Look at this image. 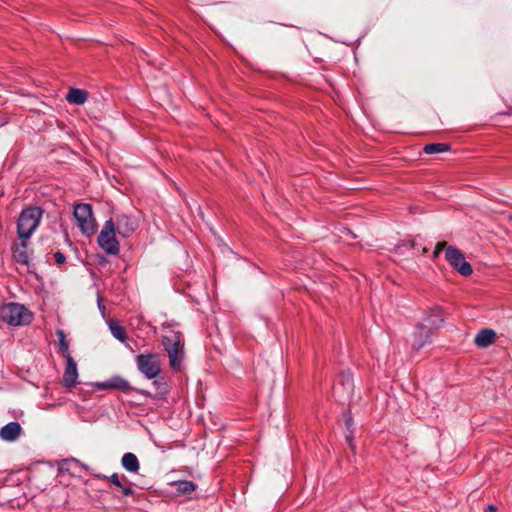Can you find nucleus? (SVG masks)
<instances>
[{"instance_id": "1", "label": "nucleus", "mask_w": 512, "mask_h": 512, "mask_svg": "<svg viewBox=\"0 0 512 512\" xmlns=\"http://www.w3.org/2000/svg\"><path fill=\"white\" fill-rule=\"evenodd\" d=\"M161 343L167 352L171 369L179 371L184 359L182 334L178 331H171L169 334L162 337Z\"/></svg>"}, {"instance_id": "2", "label": "nucleus", "mask_w": 512, "mask_h": 512, "mask_svg": "<svg viewBox=\"0 0 512 512\" xmlns=\"http://www.w3.org/2000/svg\"><path fill=\"white\" fill-rule=\"evenodd\" d=\"M43 210L37 206L23 209L17 221V234L20 239H29L40 224Z\"/></svg>"}, {"instance_id": "3", "label": "nucleus", "mask_w": 512, "mask_h": 512, "mask_svg": "<svg viewBox=\"0 0 512 512\" xmlns=\"http://www.w3.org/2000/svg\"><path fill=\"white\" fill-rule=\"evenodd\" d=\"M1 319L12 326H22L29 324L32 319V313L19 303H7L0 308Z\"/></svg>"}, {"instance_id": "4", "label": "nucleus", "mask_w": 512, "mask_h": 512, "mask_svg": "<svg viewBox=\"0 0 512 512\" xmlns=\"http://www.w3.org/2000/svg\"><path fill=\"white\" fill-rule=\"evenodd\" d=\"M73 215L77 221V226L84 235L91 236L96 232L97 224L90 204L80 203L75 205Z\"/></svg>"}, {"instance_id": "5", "label": "nucleus", "mask_w": 512, "mask_h": 512, "mask_svg": "<svg viewBox=\"0 0 512 512\" xmlns=\"http://www.w3.org/2000/svg\"><path fill=\"white\" fill-rule=\"evenodd\" d=\"M116 233L114 219L105 221L98 235L97 243L107 254L117 255L120 251Z\"/></svg>"}, {"instance_id": "6", "label": "nucleus", "mask_w": 512, "mask_h": 512, "mask_svg": "<svg viewBox=\"0 0 512 512\" xmlns=\"http://www.w3.org/2000/svg\"><path fill=\"white\" fill-rule=\"evenodd\" d=\"M136 365L139 372L149 380L155 379L161 372L160 356L156 353L137 355Z\"/></svg>"}, {"instance_id": "7", "label": "nucleus", "mask_w": 512, "mask_h": 512, "mask_svg": "<svg viewBox=\"0 0 512 512\" xmlns=\"http://www.w3.org/2000/svg\"><path fill=\"white\" fill-rule=\"evenodd\" d=\"M447 262L462 276H470L473 273L472 266L468 263L462 251L455 246H448L445 251Z\"/></svg>"}, {"instance_id": "8", "label": "nucleus", "mask_w": 512, "mask_h": 512, "mask_svg": "<svg viewBox=\"0 0 512 512\" xmlns=\"http://www.w3.org/2000/svg\"><path fill=\"white\" fill-rule=\"evenodd\" d=\"M114 223L117 233L122 237H130L138 228L137 218L126 214L117 215Z\"/></svg>"}, {"instance_id": "9", "label": "nucleus", "mask_w": 512, "mask_h": 512, "mask_svg": "<svg viewBox=\"0 0 512 512\" xmlns=\"http://www.w3.org/2000/svg\"><path fill=\"white\" fill-rule=\"evenodd\" d=\"M13 260L25 266H29L30 254L28 250V239H21V242H15L11 246Z\"/></svg>"}, {"instance_id": "10", "label": "nucleus", "mask_w": 512, "mask_h": 512, "mask_svg": "<svg viewBox=\"0 0 512 512\" xmlns=\"http://www.w3.org/2000/svg\"><path fill=\"white\" fill-rule=\"evenodd\" d=\"M66 360V366L64 370V375L62 379L63 386L67 388H71L75 386L77 379H78V370H77V364L73 357L65 358Z\"/></svg>"}, {"instance_id": "11", "label": "nucleus", "mask_w": 512, "mask_h": 512, "mask_svg": "<svg viewBox=\"0 0 512 512\" xmlns=\"http://www.w3.org/2000/svg\"><path fill=\"white\" fill-rule=\"evenodd\" d=\"M98 387L101 389H115L124 393H128L132 390L130 383L120 376H114L105 382L99 383Z\"/></svg>"}, {"instance_id": "12", "label": "nucleus", "mask_w": 512, "mask_h": 512, "mask_svg": "<svg viewBox=\"0 0 512 512\" xmlns=\"http://www.w3.org/2000/svg\"><path fill=\"white\" fill-rule=\"evenodd\" d=\"M22 427L18 422H10L0 429V438L12 442L19 438Z\"/></svg>"}, {"instance_id": "13", "label": "nucleus", "mask_w": 512, "mask_h": 512, "mask_svg": "<svg viewBox=\"0 0 512 512\" xmlns=\"http://www.w3.org/2000/svg\"><path fill=\"white\" fill-rule=\"evenodd\" d=\"M496 338V333L492 329H482L475 337V344L484 348L491 345Z\"/></svg>"}, {"instance_id": "14", "label": "nucleus", "mask_w": 512, "mask_h": 512, "mask_svg": "<svg viewBox=\"0 0 512 512\" xmlns=\"http://www.w3.org/2000/svg\"><path fill=\"white\" fill-rule=\"evenodd\" d=\"M121 465L130 473H137L140 469V463L137 456L131 452H127L122 456Z\"/></svg>"}, {"instance_id": "15", "label": "nucleus", "mask_w": 512, "mask_h": 512, "mask_svg": "<svg viewBox=\"0 0 512 512\" xmlns=\"http://www.w3.org/2000/svg\"><path fill=\"white\" fill-rule=\"evenodd\" d=\"M66 99L69 103L82 105L87 100V92L78 88H70Z\"/></svg>"}, {"instance_id": "16", "label": "nucleus", "mask_w": 512, "mask_h": 512, "mask_svg": "<svg viewBox=\"0 0 512 512\" xmlns=\"http://www.w3.org/2000/svg\"><path fill=\"white\" fill-rule=\"evenodd\" d=\"M109 329L114 338H116L117 340H119L122 343L127 342V334H126V330L123 326L119 325L115 321H111L109 323Z\"/></svg>"}, {"instance_id": "17", "label": "nucleus", "mask_w": 512, "mask_h": 512, "mask_svg": "<svg viewBox=\"0 0 512 512\" xmlns=\"http://www.w3.org/2000/svg\"><path fill=\"white\" fill-rule=\"evenodd\" d=\"M56 335L59 340V353L64 357H72L69 351V343L63 330H57Z\"/></svg>"}, {"instance_id": "18", "label": "nucleus", "mask_w": 512, "mask_h": 512, "mask_svg": "<svg viewBox=\"0 0 512 512\" xmlns=\"http://www.w3.org/2000/svg\"><path fill=\"white\" fill-rule=\"evenodd\" d=\"M428 333H429V331L426 330L425 328H423V327L419 328V330L414 335L413 347L415 349L418 350L425 345V343L428 340Z\"/></svg>"}, {"instance_id": "19", "label": "nucleus", "mask_w": 512, "mask_h": 512, "mask_svg": "<svg viewBox=\"0 0 512 512\" xmlns=\"http://www.w3.org/2000/svg\"><path fill=\"white\" fill-rule=\"evenodd\" d=\"M450 150V145L446 143H431L425 145L423 148V151L426 154H437V153H443Z\"/></svg>"}, {"instance_id": "20", "label": "nucleus", "mask_w": 512, "mask_h": 512, "mask_svg": "<svg viewBox=\"0 0 512 512\" xmlns=\"http://www.w3.org/2000/svg\"><path fill=\"white\" fill-rule=\"evenodd\" d=\"M177 492L189 495L196 489V484L192 481H178L175 484Z\"/></svg>"}, {"instance_id": "21", "label": "nucleus", "mask_w": 512, "mask_h": 512, "mask_svg": "<svg viewBox=\"0 0 512 512\" xmlns=\"http://www.w3.org/2000/svg\"><path fill=\"white\" fill-rule=\"evenodd\" d=\"M340 382H341V385L343 387V389L345 390L347 396L349 397L353 391V388H354V385H353V380L351 378V375L349 372H342L340 374Z\"/></svg>"}, {"instance_id": "22", "label": "nucleus", "mask_w": 512, "mask_h": 512, "mask_svg": "<svg viewBox=\"0 0 512 512\" xmlns=\"http://www.w3.org/2000/svg\"><path fill=\"white\" fill-rule=\"evenodd\" d=\"M60 469L75 474L79 470V461L76 459L64 460L60 465Z\"/></svg>"}, {"instance_id": "23", "label": "nucleus", "mask_w": 512, "mask_h": 512, "mask_svg": "<svg viewBox=\"0 0 512 512\" xmlns=\"http://www.w3.org/2000/svg\"><path fill=\"white\" fill-rule=\"evenodd\" d=\"M345 425H346V432H345V438L350 446V448L352 450L355 449V444H354V436H353V431H352V425H353V419L351 417H348L346 418L345 420Z\"/></svg>"}, {"instance_id": "24", "label": "nucleus", "mask_w": 512, "mask_h": 512, "mask_svg": "<svg viewBox=\"0 0 512 512\" xmlns=\"http://www.w3.org/2000/svg\"><path fill=\"white\" fill-rule=\"evenodd\" d=\"M107 481L120 488L123 485V481L127 482L128 480L125 476L120 478L117 473H114L111 476H108Z\"/></svg>"}, {"instance_id": "25", "label": "nucleus", "mask_w": 512, "mask_h": 512, "mask_svg": "<svg viewBox=\"0 0 512 512\" xmlns=\"http://www.w3.org/2000/svg\"><path fill=\"white\" fill-rule=\"evenodd\" d=\"M447 242L445 241H441V242H438L435 246V249L433 251V257L434 258H438L440 253L444 250V249H447Z\"/></svg>"}, {"instance_id": "26", "label": "nucleus", "mask_w": 512, "mask_h": 512, "mask_svg": "<svg viewBox=\"0 0 512 512\" xmlns=\"http://www.w3.org/2000/svg\"><path fill=\"white\" fill-rule=\"evenodd\" d=\"M54 260L57 264L60 265L65 263L66 257L62 252L58 251L54 254Z\"/></svg>"}, {"instance_id": "27", "label": "nucleus", "mask_w": 512, "mask_h": 512, "mask_svg": "<svg viewBox=\"0 0 512 512\" xmlns=\"http://www.w3.org/2000/svg\"><path fill=\"white\" fill-rule=\"evenodd\" d=\"M120 489L122 491V494L125 495V496H130V495L134 494L133 489L131 487H129V486L122 485V487H120Z\"/></svg>"}, {"instance_id": "28", "label": "nucleus", "mask_w": 512, "mask_h": 512, "mask_svg": "<svg viewBox=\"0 0 512 512\" xmlns=\"http://www.w3.org/2000/svg\"><path fill=\"white\" fill-rule=\"evenodd\" d=\"M414 241H407V242H404L402 243L401 245L398 246V248L400 247H403V246H407L409 249H413L414 248Z\"/></svg>"}, {"instance_id": "29", "label": "nucleus", "mask_w": 512, "mask_h": 512, "mask_svg": "<svg viewBox=\"0 0 512 512\" xmlns=\"http://www.w3.org/2000/svg\"><path fill=\"white\" fill-rule=\"evenodd\" d=\"M485 512H497V507H496V506H494V505H489V506L486 508Z\"/></svg>"}, {"instance_id": "30", "label": "nucleus", "mask_w": 512, "mask_h": 512, "mask_svg": "<svg viewBox=\"0 0 512 512\" xmlns=\"http://www.w3.org/2000/svg\"><path fill=\"white\" fill-rule=\"evenodd\" d=\"M95 478L101 479V480H107L108 476L103 474H95Z\"/></svg>"}, {"instance_id": "31", "label": "nucleus", "mask_w": 512, "mask_h": 512, "mask_svg": "<svg viewBox=\"0 0 512 512\" xmlns=\"http://www.w3.org/2000/svg\"><path fill=\"white\" fill-rule=\"evenodd\" d=\"M126 346L128 347V349H129L131 352H134V349L132 348V346H130L127 342H126Z\"/></svg>"}, {"instance_id": "32", "label": "nucleus", "mask_w": 512, "mask_h": 512, "mask_svg": "<svg viewBox=\"0 0 512 512\" xmlns=\"http://www.w3.org/2000/svg\"><path fill=\"white\" fill-rule=\"evenodd\" d=\"M422 252H423V253H426V252H427V249H426V248H423V249H422Z\"/></svg>"}]
</instances>
